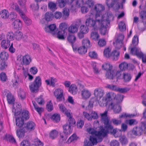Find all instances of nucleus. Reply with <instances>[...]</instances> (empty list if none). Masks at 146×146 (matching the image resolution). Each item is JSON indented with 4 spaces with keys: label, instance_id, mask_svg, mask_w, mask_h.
Instances as JSON below:
<instances>
[{
    "label": "nucleus",
    "instance_id": "obj_47",
    "mask_svg": "<svg viewBox=\"0 0 146 146\" xmlns=\"http://www.w3.org/2000/svg\"><path fill=\"white\" fill-rule=\"evenodd\" d=\"M90 117L92 118V119H97L99 118V116L97 112L92 110L90 112Z\"/></svg>",
    "mask_w": 146,
    "mask_h": 146
},
{
    "label": "nucleus",
    "instance_id": "obj_15",
    "mask_svg": "<svg viewBox=\"0 0 146 146\" xmlns=\"http://www.w3.org/2000/svg\"><path fill=\"white\" fill-rule=\"evenodd\" d=\"M11 8L16 11L20 15L23 12H26V10L25 9L23 11L20 9L17 4L15 3H12L11 4Z\"/></svg>",
    "mask_w": 146,
    "mask_h": 146
},
{
    "label": "nucleus",
    "instance_id": "obj_16",
    "mask_svg": "<svg viewBox=\"0 0 146 146\" xmlns=\"http://www.w3.org/2000/svg\"><path fill=\"white\" fill-rule=\"evenodd\" d=\"M106 78L113 80L115 76V70L112 69L107 71L106 74Z\"/></svg>",
    "mask_w": 146,
    "mask_h": 146
},
{
    "label": "nucleus",
    "instance_id": "obj_43",
    "mask_svg": "<svg viewBox=\"0 0 146 146\" xmlns=\"http://www.w3.org/2000/svg\"><path fill=\"white\" fill-rule=\"evenodd\" d=\"M14 35L12 32L8 33L6 35L7 40L11 42L14 40Z\"/></svg>",
    "mask_w": 146,
    "mask_h": 146
},
{
    "label": "nucleus",
    "instance_id": "obj_28",
    "mask_svg": "<svg viewBox=\"0 0 146 146\" xmlns=\"http://www.w3.org/2000/svg\"><path fill=\"white\" fill-rule=\"evenodd\" d=\"M119 0H106V3L108 7H112L115 4L118 3Z\"/></svg>",
    "mask_w": 146,
    "mask_h": 146
},
{
    "label": "nucleus",
    "instance_id": "obj_9",
    "mask_svg": "<svg viewBox=\"0 0 146 146\" xmlns=\"http://www.w3.org/2000/svg\"><path fill=\"white\" fill-rule=\"evenodd\" d=\"M20 58H18L17 60L21 61V63L23 64L26 65L29 64L31 61V59L30 56L28 54H26L22 57V60H21Z\"/></svg>",
    "mask_w": 146,
    "mask_h": 146
},
{
    "label": "nucleus",
    "instance_id": "obj_1",
    "mask_svg": "<svg viewBox=\"0 0 146 146\" xmlns=\"http://www.w3.org/2000/svg\"><path fill=\"white\" fill-rule=\"evenodd\" d=\"M86 130L88 133L92 134L90 138V140L91 142L85 140L84 146H93L95 144L96 145L98 142H101L102 140V137H104L107 135L108 132L107 130L103 128L99 131L90 127L87 128Z\"/></svg>",
    "mask_w": 146,
    "mask_h": 146
},
{
    "label": "nucleus",
    "instance_id": "obj_42",
    "mask_svg": "<svg viewBox=\"0 0 146 146\" xmlns=\"http://www.w3.org/2000/svg\"><path fill=\"white\" fill-rule=\"evenodd\" d=\"M135 116L134 114H128L125 113H123L122 114L119 115V117L121 118H132Z\"/></svg>",
    "mask_w": 146,
    "mask_h": 146
},
{
    "label": "nucleus",
    "instance_id": "obj_7",
    "mask_svg": "<svg viewBox=\"0 0 146 146\" xmlns=\"http://www.w3.org/2000/svg\"><path fill=\"white\" fill-rule=\"evenodd\" d=\"M92 15V13L90 15H86V17L87 18L86 19L85 23L86 26L90 27H94L96 24V21L92 18H91Z\"/></svg>",
    "mask_w": 146,
    "mask_h": 146
},
{
    "label": "nucleus",
    "instance_id": "obj_27",
    "mask_svg": "<svg viewBox=\"0 0 146 146\" xmlns=\"http://www.w3.org/2000/svg\"><path fill=\"white\" fill-rule=\"evenodd\" d=\"M68 91L73 94H76L78 91L77 86L74 84H72L70 86Z\"/></svg>",
    "mask_w": 146,
    "mask_h": 146
},
{
    "label": "nucleus",
    "instance_id": "obj_46",
    "mask_svg": "<svg viewBox=\"0 0 146 146\" xmlns=\"http://www.w3.org/2000/svg\"><path fill=\"white\" fill-rule=\"evenodd\" d=\"M102 67L104 70L107 71H108L112 69V66L109 63H105L103 64L102 66Z\"/></svg>",
    "mask_w": 146,
    "mask_h": 146
},
{
    "label": "nucleus",
    "instance_id": "obj_64",
    "mask_svg": "<svg viewBox=\"0 0 146 146\" xmlns=\"http://www.w3.org/2000/svg\"><path fill=\"white\" fill-rule=\"evenodd\" d=\"M129 90V89L127 88H117V91L121 93H125L126 92Z\"/></svg>",
    "mask_w": 146,
    "mask_h": 146
},
{
    "label": "nucleus",
    "instance_id": "obj_52",
    "mask_svg": "<svg viewBox=\"0 0 146 146\" xmlns=\"http://www.w3.org/2000/svg\"><path fill=\"white\" fill-rule=\"evenodd\" d=\"M15 38L18 40H20L22 37L23 34L20 31H17L15 34Z\"/></svg>",
    "mask_w": 146,
    "mask_h": 146
},
{
    "label": "nucleus",
    "instance_id": "obj_40",
    "mask_svg": "<svg viewBox=\"0 0 146 146\" xmlns=\"http://www.w3.org/2000/svg\"><path fill=\"white\" fill-rule=\"evenodd\" d=\"M65 33V31L64 30L59 31L57 34V37L59 39L64 40L65 38L64 37Z\"/></svg>",
    "mask_w": 146,
    "mask_h": 146
},
{
    "label": "nucleus",
    "instance_id": "obj_37",
    "mask_svg": "<svg viewBox=\"0 0 146 146\" xmlns=\"http://www.w3.org/2000/svg\"><path fill=\"white\" fill-rule=\"evenodd\" d=\"M1 60L6 61L8 59L9 55L7 53L5 52H2L0 54Z\"/></svg>",
    "mask_w": 146,
    "mask_h": 146
},
{
    "label": "nucleus",
    "instance_id": "obj_38",
    "mask_svg": "<svg viewBox=\"0 0 146 146\" xmlns=\"http://www.w3.org/2000/svg\"><path fill=\"white\" fill-rule=\"evenodd\" d=\"M24 120L19 117H18L16 120V124L17 126L21 127L24 124Z\"/></svg>",
    "mask_w": 146,
    "mask_h": 146
},
{
    "label": "nucleus",
    "instance_id": "obj_10",
    "mask_svg": "<svg viewBox=\"0 0 146 146\" xmlns=\"http://www.w3.org/2000/svg\"><path fill=\"white\" fill-rule=\"evenodd\" d=\"M143 127L141 125V127H136L134 128L132 131V134L135 136H140L143 133Z\"/></svg>",
    "mask_w": 146,
    "mask_h": 146
},
{
    "label": "nucleus",
    "instance_id": "obj_63",
    "mask_svg": "<svg viewBox=\"0 0 146 146\" xmlns=\"http://www.w3.org/2000/svg\"><path fill=\"white\" fill-rule=\"evenodd\" d=\"M89 56L92 58L97 59L98 57L97 53L94 51H91L89 53Z\"/></svg>",
    "mask_w": 146,
    "mask_h": 146
},
{
    "label": "nucleus",
    "instance_id": "obj_2",
    "mask_svg": "<svg viewBox=\"0 0 146 146\" xmlns=\"http://www.w3.org/2000/svg\"><path fill=\"white\" fill-rule=\"evenodd\" d=\"M107 111H105L103 113H101V121L105 125V128L108 131H110L111 133H112L115 137H117L116 134L117 132L116 129H113V126L109 122V119L107 117Z\"/></svg>",
    "mask_w": 146,
    "mask_h": 146
},
{
    "label": "nucleus",
    "instance_id": "obj_5",
    "mask_svg": "<svg viewBox=\"0 0 146 146\" xmlns=\"http://www.w3.org/2000/svg\"><path fill=\"white\" fill-rule=\"evenodd\" d=\"M105 16L104 15L102 16V14L96 13L95 16V21L96 22H98L100 25L109 24L108 21H105Z\"/></svg>",
    "mask_w": 146,
    "mask_h": 146
},
{
    "label": "nucleus",
    "instance_id": "obj_32",
    "mask_svg": "<svg viewBox=\"0 0 146 146\" xmlns=\"http://www.w3.org/2000/svg\"><path fill=\"white\" fill-rule=\"evenodd\" d=\"M11 42L7 40V41L5 40H2L1 43V46L2 48L5 49L7 48L10 46Z\"/></svg>",
    "mask_w": 146,
    "mask_h": 146
},
{
    "label": "nucleus",
    "instance_id": "obj_50",
    "mask_svg": "<svg viewBox=\"0 0 146 146\" xmlns=\"http://www.w3.org/2000/svg\"><path fill=\"white\" fill-rule=\"evenodd\" d=\"M46 109L48 111H51L53 110V106L51 101H50L47 103L46 105Z\"/></svg>",
    "mask_w": 146,
    "mask_h": 146
},
{
    "label": "nucleus",
    "instance_id": "obj_17",
    "mask_svg": "<svg viewBox=\"0 0 146 146\" xmlns=\"http://www.w3.org/2000/svg\"><path fill=\"white\" fill-rule=\"evenodd\" d=\"M35 124L33 121H29L25 124V128L30 131L34 130L35 128Z\"/></svg>",
    "mask_w": 146,
    "mask_h": 146
},
{
    "label": "nucleus",
    "instance_id": "obj_55",
    "mask_svg": "<svg viewBox=\"0 0 146 146\" xmlns=\"http://www.w3.org/2000/svg\"><path fill=\"white\" fill-rule=\"evenodd\" d=\"M113 44L115 48L117 49H119L122 47L123 44V42L116 40L113 42Z\"/></svg>",
    "mask_w": 146,
    "mask_h": 146
},
{
    "label": "nucleus",
    "instance_id": "obj_13",
    "mask_svg": "<svg viewBox=\"0 0 146 146\" xmlns=\"http://www.w3.org/2000/svg\"><path fill=\"white\" fill-rule=\"evenodd\" d=\"M109 106L111 109H113L115 113H118L121 110V107L118 104H115L111 102L109 105Z\"/></svg>",
    "mask_w": 146,
    "mask_h": 146
},
{
    "label": "nucleus",
    "instance_id": "obj_23",
    "mask_svg": "<svg viewBox=\"0 0 146 146\" xmlns=\"http://www.w3.org/2000/svg\"><path fill=\"white\" fill-rule=\"evenodd\" d=\"M13 25L14 29H19L22 27V24L21 21L19 19H17L14 21Z\"/></svg>",
    "mask_w": 146,
    "mask_h": 146
},
{
    "label": "nucleus",
    "instance_id": "obj_21",
    "mask_svg": "<svg viewBox=\"0 0 146 146\" xmlns=\"http://www.w3.org/2000/svg\"><path fill=\"white\" fill-rule=\"evenodd\" d=\"M131 78V76L130 73L124 72L122 74V79L125 82H129Z\"/></svg>",
    "mask_w": 146,
    "mask_h": 146
},
{
    "label": "nucleus",
    "instance_id": "obj_3",
    "mask_svg": "<svg viewBox=\"0 0 146 146\" xmlns=\"http://www.w3.org/2000/svg\"><path fill=\"white\" fill-rule=\"evenodd\" d=\"M41 84V80L39 76L36 77L33 84L29 86V87L31 92H35L40 86Z\"/></svg>",
    "mask_w": 146,
    "mask_h": 146
},
{
    "label": "nucleus",
    "instance_id": "obj_4",
    "mask_svg": "<svg viewBox=\"0 0 146 146\" xmlns=\"http://www.w3.org/2000/svg\"><path fill=\"white\" fill-rule=\"evenodd\" d=\"M63 132L65 135L63 136L60 135L61 138L63 141L66 140L68 137L67 135H69L72 132V129L70 125L67 123L63 126Z\"/></svg>",
    "mask_w": 146,
    "mask_h": 146
},
{
    "label": "nucleus",
    "instance_id": "obj_18",
    "mask_svg": "<svg viewBox=\"0 0 146 146\" xmlns=\"http://www.w3.org/2000/svg\"><path fill=\"white\" fill-rule=\"evenodd\" d=\"M79 26V24L76 23L74 25H72L69 27L68 30L71 33H74L77 32Z\"/></svg>",
    "mask_w": 146,
    "mask_h": 146
},
{
    "label": "nucleus",
    "instance_id": "obj_33",
    "mask_svg": "<svg viewBox=\"0 0 146 146\" xmlns=\"http://www.w3.org/2000/svg\"><path fill=\"white\" fill-rule=\"evenodd\" d=\"M119 140L123 145L127 144L128 143V140L125 135H123L119 137Z\"/></svg>",
    "mask_w": 146,
    "mask_h": 146
},
{
    "label": "nucleus",
    "instance_id": "obj_39",
    "mask_svg": "<svg viewBox=\"0 0 146 146\" xmlns=\"http://www.w3.org/2000/svg\"><path fill=\"white\" fill-rule=\"evenodd\" d=\"M9 13L7 10L4 9L1 11V17L4 19H6L8 18L9 16Z\"/></svg>",
    "mask_w": 146,
    "mask_h": 146
},
{
    "label": "nucleus",
    "instance_id": "obj_25",
    "mask_svg": "<svg viewBox=\"0 0 146 146\" xmlns=\"http://www.w3.org/2000/svg\"><path fill=\"white\" fill-rule=\"evenodd\" d=\"M17 104H14L13 105V108L12 109V111L14 113V115H17L20 113L21 108H20V106L18 104V106L19 107H17Z\"/></svg>",
    "mask_w": 146,
    "mask_h": 146
},
{
    "label": "nucleus",
    "instance_id": "obj_61",
    "mask_svg": "<svg viewBox=\"0 0 146 146\" xmlns=\"http://www.w3.org/2000/svg\"><path fill=\"white\" fill-rule=\"evenodd\" d=\"M119 29L121 31H124L126 29V26L124 23L121 21L119 24Z\"/></svg>",
    "mask_w": 146,
    "mask_h": 146
},
{
    "label": "nucleus",
    "instance_id": "obj_54",
    "mask_svg": "<svg viewBox=\"0 0 146 146\" xmlns=\"http://www.w3.org/2000/svg\"><path fill=\"white\" fill-rule=\"evenodd\" d=\"M138 57L142 59V62L143 63H146V54H144L142 52H141L139 54H138Z\"/></svg>",
    "mask_w": 146,
    "mask_h": 146
},
{
    "label": "nucleus",
    "instance_id": "obj_30",
    "mask_svg": "<svg viewBox=\"0 0 146 146\" xmlns=\"http://www.w3.org/2000/svg\"><path fill=\"white\" fill-rule=\"evenodd\" d=\"M104 16H105V21H108L109 25L110 24V21L113 20V19L114 17L110 12H108L106 14H105Z\"/></svg>",
    "mask_w": 146,
    "mask_h": 146
},
{
    "label": "nucleus",
    "instance_id": "obj_8",
    "mask_svg": "<svg viewBox=\"0 0 146 146\" xmlns=\"http://www.w3.org/2000/svg\"><path fill=\"white\" fill-rule=\"evenodd\" d=\"M104 92L102 88H98L95 89L94 91V94L97 99H100L104 94Z\"/></svg>",
    "mask_w": 146,
    "mask_h": 146
},
{
    "label": "nucleus",
    "instance_id": "obj_14",
    "mask_svg": "<svg viewBox=\"0 0 146 146\" xmlns=\"http://www.w3.org/2000/svg\"><path fill=\"white\" fill-rule=\"evenodd\" d=\"M116 97V95L113 92H108L106 94L105 97L103 99V100L105 102L107 101H110L111 100L115 99Z\"/></svg>",
    "mask_w": 146,
    "mask_h": 146
},
{
    "label": "nucleus",
    "instance_id": "obj_26",
    "mask_svg": "<svg viewBox=\"0 0 146 146\" xmlns=\"http://www.w3.org/2000/svg\"><path fill=\"white\" fill-rule=\"evenodd\" d=\"M94 9L96 11V13L102 14V12L104 10L105 8L103 6L99 4L95 6Z\"/></svg>",
    "mask_w": 146,
    "mask_h": 146
},
{
    "label": "nucleus",
    "instance_id": "obj_12",
    "mask_svg": "<svg viewBox=\"0 0 146 146\" xmlns=\"http://www.w3.org/2000/svg\"><path fill=\"white\" fill-rule=\"evenodd\" d=\"M44 30L47 33H51L55 34L56 31V25L54 24H53L48 26H46L44 28Z\"/></svg>",
    "mask_w": 146,
    "mask_h": 146
},
{
    "label": "nucleus",
    "instance_id": "obj_59",
    "mask_svg": "<svg viewBox=\"0 0 146 146\" xmlns=\"http://www.w3.org/2000/svg\"><path fill=\"white\" fill-rule=\"evenodd\" d=\"M80 31L84 34L87 33L88 31V27L84 25L81 26L80 27Z\"/></svg>",
    "mask_w": 146,
    "mask_h": 146
},
{
    "label": "nucleus",
    "instance_id": "obj_51",
    "mask_svg": "<svg viewBox=\"0 0 146 146\" xmlns=\"http://www.w3.org/2000/svg\"><path fill=\"white\" fill-rule=\"evenodd\" d=\"M19 81V77L18 76L15 75V79L12 80L13 86L14 87H17L19 85L18 82Z\"/></svg>",
    "mask_w": 146,
    "mask_h": 146
},
{
    "label": "nucleus",
    "instance_id": "obj_53",
    "mask_svg": "<svg viewBox=\"0 0 146 146\" xmlns=\"http://www.w3.org/2000/svg\"><path fill=\"white\" fill-rule=\"evenodd\" d=\"M141 52L139 51V49L136 47L132 48L130 51L131 53L134 55H136L137 57L138 54H139Z\"/></svg>",
    "mask_w": 146,
    "mask_h": 146
},
{
    "label": "nucleus",
    "instance_id": "obj_31",
    "mask_svg": "<svg viewBox=\"0 0 146 146\" xmlns=\"http://www.w3.org/2000/svg\"><path fill=\"white\" fill-rule=\"evenodd\" d=\"M109 24H104L102 25H100V31L101 34L102 35H105L106 34V32L107 27L108 26Z\"/></svg>",
    "mask_w": 146,
    "mask_h": 146
},
{
    "label": "nucleus",
    "instance_id": "obj_56",
    "mask_svg": "<svg viewBox=\"0 0 146 146\" xmlns=\"http://www.w3.org/2000/svg\"><path fill=\"white\" fill-rule=\"evenodd\" d=\"M32 102L35 109L36 111L38 113L40 114L41 112L43 111V109L42 108H39L35 102L33 101Z\"/></svg>",
    "mask_w": 146,
    "mask_h": 146
},
{
    "label": "nucleus",
    "instance_id": "obj_22",
    "mask_svg": "<svg viewBox=\"0 0 146 146\" xmlns=\"http://www.w3.org/2000/svg\"><path fill=\"white\" fill-rule=\"evenodd\" d=\"M119 51L114 50L112 51L110 54L111 58L114 60L116 61L118 60L119 56Z\"/></svg>",
    "mask_w": 146,
    "mask_h": 146
},
{
    "label": "nucleus",
    "instance_id": "obj_57",
    "mask_svg": "<svg viewBox=\"0 0 146 146\" xmlns=\"http://www.w3.org/2000/svg\"><path fill=\"white\" fill-rule=\"evenodd\" d=\"M77 137L76 134H73L71 137H70L67 141L68 143H70L72 141H74L77 140Z\"/></svg>",
    "mask_w": 146,
    "mask_h": 146
},
{
    "label": "nucleus",
    "instance_id": "obj_62",
    "mask_svg": "<svg viewBox=\"0 0 146 146\" xmlns=\"http://www.w3.org/2000/svg\"><path fill=\"white\" fill-rule=\"evenodd\" d=\"M56 4L55 3L51 2L48 3L49 8L52 11H54L56 9Z\"/></svg>",
    "mask_w": 146,
    "mask_h": 146
},
{
    "label": "nucleus",
    "instance_id": "obj_60",
    "mask_svg": "<svg viewBox=\"0 0 146 146\" xmlns=\"http://www.w3.org/2000/svg\"><path fill=\"white\" fill-rule=\"evenodd\" d=\"M111 50L109 48L105 49L104 51V56L107 58L111 57Z\"/></svg>",
    "mask_w": 146,
    "mask_h": 146
},
{
    "label": "nucleus",
    "instance_id": "obj_44",
    "mask_svg": "<svg viewBox=\"0 0 146 146\" xmlns=\"http://www.w3.org/2000/svg\"><path fill=\"white\" fill-rule=\"evenodd\" d=\"M90 37L92 39L96 40L99 38V35L96 31H92L91 33Z\"/></svg>",
    "mask_w": 146,
    "mask_h": 146
},
{
    "label": "nucleus",
    "instance_id": "obj_29",
    "mask_svg": "<svg viewBox=\"0 0 146 146\" xmlns=\"http://www.w3.org/2000/svg\"><path fill=\"white\" fill-rule=\"evenodd\" d=\"M59 106V109L61 112L64 113L67 116H70V112L67 110L64 106L62 104H60Z\"/></svg>",
    "mask_w": 146,
    "mask_h": 146
},
{
    "label": "nucleus",
    "instance_id": "obj_35",
    "mask_svg": "<svg viewBox=\"0 0 146 146\" xmlns=\"http://www.w3.org/2000/svg\"><path fill=\"white\" fill-rule=\"evenodd\" d=\"M25 130L23 129H21L18 130L17 129L16 131V134L19 138H22L25 135Z\"/></svg>",
    "mask_w": 146,
    "mask_h": 146
},
{
    "label": "nucleus",
    "instance_id": "obj_48",
    "mask_svg": "<svg viewBox=\"0 0 146 146\" xmlns=\"http://www.w3.org/2000/svg\"><path fill=\"white\" fill-rule=\"evenodd\" d=\"M76 39V37L73 35H69L67 37L68 40L70 43H71L72 44L75 42Z\"/></svg>",
    "mask_w": 146,
    "mask_h": 146
},
{
    "label": "nucleus",
    "instance_id": "obj_45",
    "mask_svg": "<svg viewBox=\"0 0 146 146\" xmlns=\"http://www.w3.org/2000/svg\"><path fill=\"white\" fill-rule=\"evenodd\" d=\"M51 119L54 122H58L60 119V115L59 114H54L52 115Z\"/></svg>",
    "mask_w": 146,
    "mask_h": 146
},
{
    "label": "nucleus",
    "instance_id": "obj_58",
    "mask_svg": "<svg viewBox=\"0 0 146 146\" xmlns=\"http://www.w3.org/2000/svg\"><path fill=\"white\" fill-rule=\"evenodd\" d=\"M119 67L121 70H125L127 69L128 65L126 62H123L119 65Z\"/></svg>",
    "mask_w": 146,
    "mask_h": 146
},
{
    "label": "nucleus",
    "instance_id": "obj_34",
    "mask_svg": "<svg viewBox=\"0 0 146 146\" xmlns=\"http://www.w3.org/2000/svg\"><path fill=\"white\" fill-rule=\"evenodd\" d=\"M82 46L87 48L91 46L90 42L88 38H85L82 40Z\"/></svg>",
    "mask_w": 146,
    "mask_h": 146
},
{
    "label": "nucleus",
    "instance_id": "obj_36",
    "mask_svg": "<svg viewBox=\"0 0 146 146\" xmlns=\"http://www.w3.org/2000/svg\"><path fill=\"white\" fill-rule=\"evenodd\" d=\"M53 17V15L52 13L47 12L45 15L44 18L45 20L47 21H50L52 20Z\"/></svg>",
    "mask_w": 146,
    "mask_h": 146
},
{
    "label": "nucleus",
    "instance_id": "obj_11",
    "mask_svg": "<svg viewBox=\"0 0 146 146\" xmlns=\"http://www.w3.org/2000/svg\"><path fill=\"white\" fill-rule=\"evenodd\" d=\"M4 94L6 95L8 102L9 104H14L15 99L13 96L8 91L5 90Z\"/></svg>",
    "mask_w": 146,
    "mask_h": 146
},
{
    "label": "nucleus",
    "instance_id": "obj_6",
    "mask_svg": "<svg viewBox=\"0 0 146 146\" xmlns=\"http://www.w3.org/2000/svg\"><path fill=\"white\" fill-rule=\"evenodd\" d=\"M54 94L58 101H62L64 100V91L61 88L56 89Z\"/></svg>",
    "mask_w": 146,
    "mask_h": 146
},
{
    "label": "nucleus",
    "instance_id": "obj_24",
    "mask_svg": "<svg viewBox=\"0 0 146 146\" xmlns=\"http://www.w3.org/2000/svg\"><path fill=\"white\" fill-rule=\"evenodd\" d=\"M29 112L27 110H23L20 115V118L23 119V120H27L29 119Z\"/></svg>",
    "mask_w": 146,
    "mask_h": 146
},
{
    "label": "nucleus",
    "instance_id": "obj_19",
    "mask_svg": "<svg viewBox=\"0 0 146 146\" xmlns=\"http://www.w3.org/2000/svg\"><path fill=\"white\" fill-rule=\"evenodd\" d=\"M20 16L23 20L24 22L27 25H29L31 24L32 23L31 21L25 15L24 12H23Z\"/></svg>",
    "mask_w": 146,
    "mask_h": 146
},
{
    "label": "nucleus",
    "instance_id": "obj_49",
    "mask_svg": "<svg viewBox=\"0 0 146 146\" xmlns=\"http://www.w3.org/2000/svg\"><path fill=\"white\" fill-rule=\"evenodd\" d=\"M87 48L82 46L78 48V52L81 54H84L87 52Z\"/></svg>",
    "mask_w": 146,
    "mask_h": 146
},
{
    "label": "nucleus",
    "instance_id": "obj_41",
    "mask_svg": "<svg viewBox=\"0 0 146 146\" xmlns=\"http://www.w3.org/2000/svg\"><path fill=\"white\" fill-rule=\"evenodd\" d=\"M58 133L56 130H53L49 134L50 137L52 139H54L57 137Z\"/></svg>",
    "mask_w": 146,
    "mask_h": 146
},
{
    "label": "nucleus",
    "instance_id": "obj_20",
    "mask_svg": "<svg viewBox=\"0 0 146 146\" xmlns=\"http://www.w3.org/2000/svg\"><path fill=\"white\" fill-rule=\"evenodd\" d=\"M81 96L83 99H86L89 98L91 96V93L88 90H82L81 92Z\"/></svg>",
    "mask_w": 146,
    "mask_h": 146
}]
</instances>
